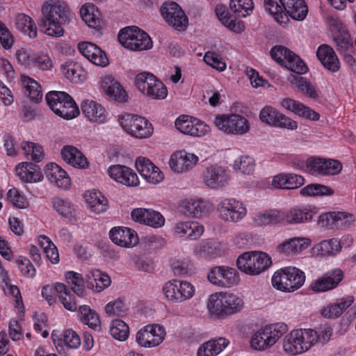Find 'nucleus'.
Wrapping results in <instances>:
<instances>
[{
  "label": "nucleus",
  "instance_id": "f257e3e1",
  "mask_svg": "<svg viewBox=\"0 0 356 356\" xmlns=\"http://www.w3.org/2000/svg\"><path fill=\"white\" fill-rule=\"evenodd\" d=\"M333 334L327 325L316 329L296 328L286 334L282 341V350L288 356H297L311 350L318 344L327 343Z\"/></svg>",
  "mask_w": 356,
  "mask_h": 356
},
{
  "label": "nucleus",
  "instance_id": "f03ea898",
  "mask_svg": "<svg viewBox=\"0 0 356 356\" xmlns=\"http://www.w3.org/2000/svg\"><path fill=\"white\" fill-rule=\"evenodd\" d=\"M42 18L40 29L42 31L54 38H60L64 34L63 25L70 18V11L64 2L47 1L42 6Z\"/></svg>",
  "mask_w": 356,
  "mask_h": 356
},
{
  "label": "nucleus",
  "instance_id": "7ed1b4c3",
  "mask_svg": "<svg viewBox=\"0 0 356 356\" xmlns=\"http://www.w3.org/2000/svg\"><path fill=\"white\" fill-rule=\"evenodd\" d=\"M245 307L243 298L229 291L211 294L207 300V315L215 320H222L241 312Z\"/></svg>",
  "mask_w": 356,
  "mask_h": 356
},
{
  "label": "nucleus",
  "instance_id": "20e7f679",
  "mask_svg": "<svg viewBox=\"0 0 356 356\" xmlns=\"http://www.w3.org/2000/svg\"><path fill=\"white\" fill-rule=\"evenodd\" d=\"M286 323L278 322L266 325L258 329L251 337L250 344L257 350H266L274 346L287 333Z\"/></svg>",
  "mask_w": 356,
  "mask_h": 356
},
{
  "label": "nucleus",
  "instance_id": "39448f33",
  "mask_svg": "<svg viewBox=\"0 0 356 356\" xmlns=\"http://www.w3.org/2000/svg\"><path fill=\"white\" fill-rule=\"evenodd\" d=\"M305 282V274L300 269L287 266L277 270L273 275V286L282 292L291 293L301 288Z\"/></svg>",
  "mask_w": 356,
  "mask_h": 356
},
{
  "label": "nucleus",
  "instance_id": "423d86ee",
  "mask_svg": "<svg viewBox=\"0 0 356 356\" xmlns=\"http://www.w3.org/2000/svg\"><path fill=\"white\" fill-rule=\"evenodd\" d=\"M272 265L270 257L263 252L249 251L240 254L236 266L241 272L251 276L258 275Z\"/></svg>",
  "mask_w": 356,
  "mask_h": 356
},
{
  "label": "nucleus",
  "instance_id": "0eeeda50",
  "mask_svg": "<svg viewBox=\"0 0 356 356\" xmlns=\"http://www.w3.org/2000/svg\"><path fill=\"white\" fill-rule=\"evenodd\" d=\"M46 101L51 111L63 119L71 120L80 113L74 100L65 92H49L46 95Z\"/></svg>",
  "mask_w": 356,
  "mask_h": 356
},
{
  "label": "nucleus",
  "instance_id": "6e6552de",
  "mask_svg": "<svg viewBox=\"0 0 356 356\" xmlns=\"http://www.w3.org/2000/svg\"><path fill=\"white\" fill-rule=\"evenodd\" d=\"M295 168L308 172L311 174L334 175L340 172L341 163L335 159L321 157H309L306 162L296 157L292 161Z\"/></svg>",
  "mask_w": 356,
  "mask_h": 356
},
{
  "label": "nucleus",
  "instance_id": "1a4fd4ad",
  "mask_svg": "<svg viewBox=\"0 0 356 356\" xmlns=\"http://www.w3.org/2000/svg\"><path fill=\"white\" fill-rule=\"evenodd\" d=\"M119 42L124 48L131 51H144L152 47L149 35L138 26H127L118 33Z\"/></svg>",
  "mask_w": 356,
  "mask_h": 356
},
{
  "label": "nucleus",
  "instance_id": "9d476101",
  "mask_svg": "<svg viewBox=\"0 0 356 356\" xmlns=\"http://www.w3.org/2000/svg\"><path fill=\"white\" fill-rule=\"evenodd\" d=\"M122 129L136 138H147L153 134V126L146 118L133 114L124 113L118 117Z\"/></svg>",
  "mask_w": 356,
  "mask_h": 356
},
{
  "label": "nucleus",
  "instance_id": "9b49d317",
  "mask_svg": "<svg viewBox=\"0 0 356 356\" xmlns=\"http://www.w3.org/2000/svg\"><path fill=\"white\" fill-rule=\"evenodd\" d=\"M162 292L168 302L181 303L189 300L194 296L195 288L188 281L172 279L164 283Z\"/></svg>",
  "mask_w": 356,
  "mask_h": 356
},
{
  "label": "nucleus",
  "instance_id": "f8f14e48",
  "mask_svg": "<svg viewBox=\"0 0 356 356\" xmlns=\"http://www.w3.org/2000/svg\"><path fill=\"white\" fill-rule=\"evenodd\" d=\"M135 84L140 92L152 99H164L168 95L166 86L152 73H139Z\"/></svg>",
  "mask_w": 356,
  "mask_h": 356
},
{
  "label": "nucleus",
  "instance_id": "ddd939ff",
  "mask_svg": "<svg viewBox=\"0 0 356 356\" xmlns=\"http://www.w3.org/2000/svg\"><path fill=\"white\" fill-rule=\"evenodd\" d=\"M213 122L218 130L227 134L243 135L250 129L248 120L236 113L218 115Z\"/></svg>",
  "mask_w": 356,
  "mask_h": 356
},
{
  "label": "nucleus",
  "instance_id": "4468645a",
  "mask_svg": "<svg viewBox=\"0 0 356 356\" xmlns=\"http://www.w3.org/2000/svg\"><path fill=\"white\" fill-rule=\"evenodd\" d=\"M16 58L20 65L31 69L50 71L54 67L50 56L44 52H33L31 50L20 49L16 52Z\"/></svg>",
  "mask_w": 356,
  "mask_h": 356
},
{
  "label": "nucleus",
  "instance_id": "2eb2a0df",
  "mask_svg": "<svg viewBox=\"0 0 356 356\" xmlns=\"http://www.w3.org/2000/svg\"><path fill=\"white\" fill-rule=\"evenodd\" d=\"M209 281L214 286L229 289L240 282L238 272L232 267L218 266L212 268L207 274Z\"/></svg>",
  "mask_w": 356,
  "mask_h": 356
},
{
  "label": "nucleus",
  "instance_id": "dca6fc26",
  "mask_svg": "<svg viewBox=\"0 0 356 356\" xmlns=\"http://www.w3.org/2000/svg\"><path fill=\"white\" fill-rule=\"evenodd\" d=\"M165 337V327L159 324H148L141 327L136 334V341L140 347L152 348L159 346Z\"/></svg>",
  "mask_w": 356,
  "mask_h": 356
},
{
  "label": "nucleus",
  "instance_id": "f3484780",
  "mask_svg": "<svg viewBox=\"0 0 356 356\" xmlns=\"http://www.w3.org/2000/svg\"><path fill=\"white\" fill-rule=\"evenodd\" d=\"M259 120L270 127L295 130L298 127L296 121L284 115L270 106L263 107L259 114Z\"/></svg>",
  "mask_w": 356,
  "mask_h": 356
},
{
  "label": "nucleus",
  "instance_id": "a211bd4d",
  "mask_svg": "<svg viewBox=\"0 0 356 356\" xmlns=\"http://www.w3.org/2000/svg\"><path fill=\"white\" fill-rule=\"evenodd\" d=\"M175 127L181 133L195 137L205 136L210 130L204 122L190 115H183L175 120Z\"/></svg>",
  "mask_w": 356,
  "mask_h": 356
},
{
  "label": "nucleus",
  "instance_id": "6ab92c4d",
  "mask_svg": "<svg viewBox=\"0 0 356 356\" xmlns=\"http://www.w3.org/2000/svg\"><path fill=\"white\" fill-rule=\"evenodd\" d=\"M218 211L223 220L232 222H239L247 213L244 204L234 198L222 200L218 204Z\"/></svg>",
  "mask_w": 356,
  "mask_h": 356
},
{
  "label": "nucleus",
  "instance_id": "aec40b11",
  "mask_svg": "<svg viewBox=\"0 0 356 356\" xmlns=\"http://www.w3.org/2000/svg\"><path fill=\"white\" fill-rule=\"evenodd\" d=\"M343 278V273L340 268L332 269L318 277L310 284V289L315 293H323L338 286Z\"/></svg>",
  "mask_w": 356,
  "mask_h": 356
},
{
  "label": "nucleus",
  "instance_id": "412c9836",
  "mask_svg": "<svg viewBox=\"0 0 356 356\" xmlns=\"http://www.w3.org/2000/svg\"><path fill=\"white\" fill-rule=\"evenodd\" d=\"M135 167L141 177L150 184H158L164 179V174L147 157H137Z\"/></svg>",
  "mask_w": 356,
  "mask_h": 356
},
{
  "label": "nucleus",
  "instance_id": "4be33fe9",
  "mask_svg": "<svg viewBox=\"0 0 356 356\" xmlns=\"http://www.w3.org/2000/svg\"><path fill=\"white\" fill-rule=\"evenodd\" d=\"M107 172L113 180L124 186L136 187L140 184L137 174L126 165H113L108 168Z\"/></svg>",
  "mask_w": 356,
  "mask_h": 356
},
{
  "label": "nucleus",
  "instance_id": "5701e85b",
  "mask_svg": "<svg viewBox=\"0 0 356 356\" xmlns=\"http://www.w3.org/2000/svg\"><path fill=\"white\" fill-rule=\"evenodd\" d=\"M229 179V170L218 165L208 167L203 175L204 184L211 188H222L228 184Z\"/></svg>",
  "mask_w": 356,
  "mask_h": 356
},
{
  "label": "nucleus",
  "instance_id": "b1692460",
  "mask_svg": "<svg viewBox=\"0 0 356 356\" xmlns=\"http://www.w3.org/2000/svg\"><path fill=\"white\" fill-rule=\"evenodd\" d=\"M34 162H21L15 168V172L19 179L25 183H38L43 180L44 176L41 168L35 163L39 162V157H34Z\"/></svg>",
  "mask_w": 356,
  "mask_h": 356
},
{
  "label": "nucleus",
  "instance_id": "393cba45",
  "mask_svg": "<svg viewBox=\"0 0 356 356\" xmlns=\"http://www.w3.org/2000/svg\"><path fill=\"white\" fill-rule=\"evenodd\" d=\"M100 86L108 99L119 103L127 100V94L121 84L112 75L106 74L101 77Z\"/></svg>",
  "mask_w": 356,
  "mask_h": 356
},
{
  "label": "nucleus",
  "instance_id": "a878e982",
  "mask_svg": "<svg viewBox=\"0 0 356 356\" xmlns=\"http://www.w3.org/2000/svg\"><path fill=\"white\" fill-rule=\"evenodd\" d=\"M51 339L59 353L64 351L65 348L76 349L81 345V339L79 334L72 329L65 330L61 333L54 330L51 333Z\"/></svg>",
  "mask_w": 356,
  "mask_h": 356
},
{
  "label": "nucleus",
  "instance_id": "bb28decb",
  "mask_svg": "<svg viewBox=\"0 0 356 356\" xmlns=\"http://www.w3.org/2000/svg\"><path fill=\"white\" fill-rule=\"evenodd\" d=\"M161 13L165 21L176 29H183L186 27L188 18L177 3H165L161 8Z\"/></svg>",
  "mask_w": 356,
  "mask_h": 356
},
{
  "label": "nucleus",
  "instance_id": "cd10ccee",
  "mask_svg": "<svg viewBox=\"0 0 356 356\" xmlns=\"http://www.w3.org/2000/svg\"><path fill=\"white\" fill-rule=\"evenodd\" d=\"M4 147L7 150L8 156H14L23 154L25 156H41L44 154L42 147L30 141H22L20 143L19 148L16 149L12 137L10 136H4Z\"/></svg>",
  "mask_w": 356,
  "mask_h": 356
},
{
  "label": "nucleus",
  "instance_id": "c85d7f7f",
  "mask_svg": "<svg viewBox=\"0 0 356 356\" xmlns=\"http://www.w3.org/2000/svg\"><path fill=\"white\" fill-rule=\"evenodd\" d=\"M311 244V240L305 237H293L278 244L275 249L277 254L286 257L299 254Z\"/></svg>",
  "mask_w": 356,
  "mask_h": 356
},
{
  "label": "nucleus",
  "instance_id": "c756f323",
  "mask_svg": "<svg viewBox=\"0 0 356 356\" xmlns=\"http://www.w3.org/2000/svg\"><path fill=\"white\" fill-rule=\"evenodd\" d=\"M81 110L86 119L91 122L101 124L109 120V114L106 108L95 101H83L81 104Z\"/></svg>",
  "mask_w": 356,
  "mask_h": 356
},
{
  "label": "nucleus",
  "instance_id": "7c9ffc66",
  "mask_svg": "<svg viewBox=\"0 0 356 356\" xmlns=\"http://www.w3.org/2000/svg\"><path fill=\"white\" fill-rule=\"evenodd\" d=\"M109 236L115 244L122 248H133L138 242L136 232L126 227L112 228L109 232Z\"/></svg>",
  "mask_w": 356,
  "mask_h": 356
},
{
  "label": "nucleus",
  "instance_id": "2f4dec72",
  "mask_svg": "<svg viewBox=\"0 0 356 356\" xmlns=\"http://www.w3.org/2000/svg\"><path fill=\"white\" fill-rule=\"evenodd\" d=\"M172 231L180 238L196 240L203 234L204 227L195 221H179L173 225Z\"/></svg>",
  "mask_w": 356,
  "mask_h": 356
},
{
  "label": "nucleus",
  "instance_id": "473e14b6",
  "mask_svg": "<svg viewBox=\"0 0 356 356\" xmlns=\"http://www.w3.org/2000/svg\"><path fill=\"white\" fill-rule=\"evenodd\" d=\"M48 180L56 187L67 190L71 186V179L65 170L55 163H49L44 168Z\"/></svg>",
  "mask_w": 356,
  "mask_h": 356
},
{
  "label": "nucleus",
  "instance_id": "72a5a7b5",
  "mask_svg": "<svg viewBox=\"0 0 356 356\" xmlns=\"http://www.w3.org/2000/svg\"><path fill=\"white\" fill-rule=\"evenodd\" d=\"M316 208L311 205L297 206L291 208L283 215V219L289 224L302 223L311 220L316 214Z\"/></svg>",
  "mask_w": 356,
  "mask_h": 356
},
{
  "label": "nucleus",
  "instance_id": "f704fd0d",
  "mask_svg": "<svg viewBox=\"0 0 356 356\" xmlns=\"http://www.w3.org/2000/svg\"><path fill=\"white\" fill-rule=\"evenodd\" d=\"M281 106L285 109L298 115L303 118L316 121L320 118V115L309 106L295 99L286 97L280 102Z\"/></svg>",
  "mask_w": 356,
  "mask_h": 356
},
{
  "label": "nucleus",
  "instance_id": "c9c22d12",
  "mask_svg": "<svg viewBox=\"0 0 356 356\" xmlns=\"http://www.w3.org/2000/svg\"><path fill=\"white\" fill-rule=\"evenodd\" d=\"M85 280L88 288L96 293L102 291L108 287L111 283L110 277L97 269L88 270Z\"/></svg>",
  "mask_w": 356,
  "mask_h": 356
},
{
  "label": "nucleus",
  "instance_id": "e433bc0d",
  "mask_svg": "<svg viewBox=\"0 0 356 356\" xmlns=\"http://www.w3.org/2000/svg\"><path fill=\"white\" fill-rule=\"evenodd\" d=\"M333 39L341 51H346L351 46L350 35L345 26L338 19H332L330 23Z\"/></svg>",
  "mask_w": 356,
  "mask_h": 356
},
{
  "label": "nucleus",
  "instance_id": "4c0bfd02",
  "mask_svg": "<svg viewBox=\"0 0 356 356\" xmlns=\"http://www.w3.org/2000/svg\"><path fill=\"white\" fill-rule=\"evenodd\" d=\"M305 183L303 177L291 173H280L273 177L272 185L280 189H294L300 187Z\"/></svg>",
  "mask_w": 356,
  "mask_h": 356
},
{
  "label": "nucleus",
  "instance_id": "58836bf2",
  "mask_svg": "<svg viewBox=\"0 0 356 356\" xmlns=\"http://www.w3.org/2000/svg\"><path fill=\"white\" fill-rule=\"evenodd\" d=\"M229 344V341L225 337L210 339L201 344L197 350V356H217Z\"/></svg>",
  "mask_w": 356,
  "mask_h": 356
},
{
  "label": "nucleus",
  "instance_id": "ea45409f",
  "mask_svg": "<svg viewBox=\"0 0 356 356\" xmlns=\"http://www.w3.org/2000/svg\"><path fill=\"white\" fill-rule=\"evenodd\" d=\"M63 74L74 83H81L87 79V72L76 62L67 61L60 66Z\"/></svg>",
  "mask_w": 356,
  "mask_h": 356
},
{
  "label": "nucleus",
  "instance_id": "a19ab883",
  "mask_svg": "<svg viewBox=\"0 0 356 356\" xmlns=\"http://www.w3.org/2000/svg\"><path fill=\"white\" fill-rule=\"evenodd\" d=\"M316 56L322 65L332 72H337L340 68V63L334 51L328 45H321L316 51Z\"/></svg>",
  "mask_w": 356,
  "mask_h": 356
},
{
  "label": "nucleus",
  "instance_id": "79ce46f5",
  "mask_svg": "<svg viewBox=\"0 0 356 356\" xmlns=\"http://www.w3.org/2000/svg\"><path fill=\"white\" fill-rule=\"evenodd\" d=\"M284 13L287 17L302 21L303 20L308 12L307 6L304 0H279Z\"/></svg>",
  "mask_w": 356,
  "mask_h": 356
},
{
  "label": "nucleus",
  "instance_id": "37998d69",
  "mask_svg": "<svg viewBox=\"0 0 356 356\" xmlns=\"http://www.w3.org/2000/svg\"><path fill=\"white\" fill-rule=\"evenodd\" d=\"M84 198L89 209L95 213L105 212L108 207V200L99 191H88L85 193Z\"/></svg>",
  "mask_w": 356,
  "mask_h": 356
},
{
  "label": "nucleus",
  "instance_id": "c03bdc74",
  "mask_svg": "<svg viewBox=\"0 0 356 356\" xmlns=\"http://www.w3.org/2000/svg\"><path fill=\"white\" fill-rule=\"evenodd\" d=\"M353 301L351 296L341 298L336 302L324 306L320 313L325 318H337L353 304Z\"/></svg>",
  "mask_w": 356,
  "mask_h": 356
},
{
  "label": "nucleus",
  "instance_id": "a18cd8bd",
  "mask_svg": "<svg viewBox=\"0 0 356 356\" xmlns=\"http://www.w3.org/2000/svg\"><path fill=\"white\" fill-rule=\"evenodd\" d=\"M51 203L53 209L61 217L72 222L75 220L76 210L74 205L69 200L60 197H54L51 199Z\"/></svg>",
  "mask_w": 356,
  "mask_h": 356
},
{
  "label": "nucleus",
  "instance_id": "49530a36",
  "mask_svg": "<svg viewBox=\"0 0 356 356\" xmlns=\"http://www.w3.org/2000/svg\"><path fill=\"white\" fill-rule=\"evenodd\" d=\"M216 14L219 20L229 30L237 33L243 31V25L239 21H236L235 17L228 13L225 6L218 5L216 8Z\"/></svg>",
  "mask_w": 356,
  "mask_h": 356
},
{
  "label": "nucleus",
  "instance_id": "de8ad7c7",
  "mask_svg": "<svg viewBox=\"0 0 356 356\" xmlns=\"http://www.w3.org/2000/svg\"><path fill=\"white\" fill-rule=\"evenodd\" d=\"M54 289L63 307L71 312L76 311V302L74 296L67 286L60 282L54 283Z\"/></svg>",
  "mask_w": 356,
  "mask_h": 356
},
{
  "label": "nucleus",
  "instance_id": "09e8293b",
  "mask_svg": "<svg viewBox=\"0 0 356 356\" xmlns=\"http://www.w3.org/2000/svg\"><path fill=\"white\" fill-rule=\"evenodd\" d=\"M198 163V157H170L168 165L175 173L188 172Z\"/></svg>",
  "mask_w": 356,
  "mask_h": 356
},
{
  "label": "nucleus",
  "instance_id": "8fccbe9b",
  "mask_svg": "<svg viewBox=\"0 0 356 356\" xmlns=\"http://www.w3.org/2000/svg\"><path fill=\"white\" fill-rule=\"evenodd\" d=\"M22 85L24 89V93L30 99L35 103L42 99V93L38 83L27 75L21 76Z\"/></svg>",
  "mask_w": 356,
  "mask_h": 356
},
{
  "label": "nucleus",
  "instance_id": "3c124183",
  "mask_svg": "<svg viewBox=\"0 0 356 356\" xmlns=\"http://www.w3.org/2000/svg\"><path fill=\"white\" fill-rule=\"evenodd\" d=\"M15 25L19 31L28 35L30 38H36L38 35L36 25L29 15L24 13L17 15Z\"/></svg>",
  "mask_w": 356,
  "mask_h": 356
},
{
  "label": "nucleus",
  "instance_id": "603ef678",
  "mask_svg": "<svg viewBox=\"0 0 356 356\" xmlns=\"http://www.w3.org/2000/svg\"><path fill=\"white\" fill-rule=\"evenodd\" d=\"M322 220H327L330 225L335 227H346L350 225L355 220L353 215L341 211L330 212L320 216Z\"/></svg>",
  "mask_w": 356,
  "mask_h": 356
},
{
  "label": "nucleus",
  "instance_id": "864d4df0",
  "mask_svg": "<svg viewBox=\"0 0 356 356\" xmlns=\"http://www.w3.org/2000/svg\"><path fill=\"white\" fill-rule=\"evenodd\" d=\"M79 316L81 322L95 330L101 328V322L97 313L89 306L81 305L79 309Z\"/></svg>",
  "mask_w": 356,
  "mask_h": 356
},
{
  "label": "nucleus",
  "instance_id": "5fc2aeb1",
  "mask_svg": "<svg viewBox=\"0 0 356 356\" xmlns=\"http://www.w3.org/2000/svg\"><path fill=\"white\" fill-rule=\"evenodd\" d=\"M80 15L88 27L95 29L99 26V13L92 3H88L83 5L80 10Z\"/></svg>",
  "mask_w": 356,
  "mask_h": 356
},
{
  "label": "nucleus",
  "instance_id": "6e6d98bb",
  "mask_svg": "<svg viewBox=\"0 0 356 356\" xmlns=\"http://www.w3.org/2000/svg\"><path fill=\"white\" fill-rule=\"evenodd\" d=\"M289 80L290 83L296 86L300 92L312 99L318 97V91L316 88L308 82L306 79L299 75H291Z\"/></svg>",
  "mask_w": 356,
  "mask_h": 356
},
{
  "label": "nucleus",
  "instance_id": "4d7b16f0",
  "mask_svg": "<svg viewBox=\"0 0 356 356\" xmlns=\"http://www.w3.org/2000/svg\"><path fill=\"white\" fill-rule=\"evenodd\" d=\"M283 219V213L278 210H268L261 211L254 214V222L260 226L269 224H275Z\"/></svg>",
  "mask_w": 356,
  "mask_h": 356
},
{
  "label": "nucleus",
  "instance_id": "13d9d810",
  "mask_svg": "<svg viewBox=\"0 0 356 356\" xmlns=\"http://www.w3.org/2000/svg\"><path fill=\"white\" fill-rule=\"evenodd\" d=\"M334 190L325 185L320 184H308L300 191V194L303 197H322L333 195Z\"/></svg>",
  "mask_w": 356,
  "mask_h": 356
},
{
  "label": "nucleus",
  "instance_id": "bf43d9fd",
  "mask_svg": "<svg viewBox=\"0 0 356 356\" xmlns=\"http://www.w3.org/2000/svg\"><path fill=\"white\" fill-rule=\"evenodd\" d=\"M202 204L199 199L186 198L180 202L179 210L186 216L197 217L202 211Z\"/></svg>",
  "mask_w": 356,
  "mask_h": 356
},
{
  "label": "nucleus",
  "instance_id": "052dcab7",
  "mask_svg": "<svg viewBox=\"0 0 356 356\" xmlns=\"http://www.w3.org/2000/svg\"><path fill=\"white\" fill-rule=\"evenodd\" d=\"M264 8L278 24L283 26L286 24L289 18L284 11L282 6H280L277 2L273 0H264Z\"/></svg>",
  "mask_w": 356,
  "mask_h": 356
},
{
  "label": "nucleus",
  "instance_id": "680f3d73",
  "mask_svg": "<svg viewBox=\"0 0 356 356\" xmlns=\"http://www.w3.org/2000/svg\"><path fill=\"white\" fill-rule=\"evenodd\" d=\"M318 254L321 256L334 255L341 252V243L336 238L324 240L315 246Z\"/></svg>",
  "mask_w": 356,
  "mask_h": 356
},
{
  "label": "nucleus",
  "instance_id": "e2e57ef3",
  "mask_svg": "<svg viewBox=\"0 0 356 356\" xmlns=\"http://www.w3.org/2000/svg\"><path fill=\"white\" fill-rule=\"evenodd\" d=\"M66 281L72 291L79 297L85 295L83 278L81 275L74 271H68L65 275Z\"/></svg>",
  "mask_w": 356,
  "mask_h": 356
},
{
  "label": "nucleus",
  "instance_id": "0e129e2a",
  "mask_svg": "<svg viewBox=\"0 0 356 356\" xmlns=\"http://www.w3.org/2000/svg\"><path fill=\"white\" fill-rule=\"evenodd\" d=\"M110 334L114 339L124 341L128 339L129 327L124 321L116 318L111 323Z\"/></svg>",
  "mask_w": 356,
  "mask_h": 356
},
{
  "label": "nucleus",
  "instance_id": "69168bd1",
  "mask_svg": "<svg viewBox=\"0 0 356 356\" xmlns=\"http://www.w3.org/2000/svg\"><path fill=\"white\" fill-rule=\"evenodd\" d=\"M229 7L238 17H245L252 13L254 5L252 0H231Z\"/></svg>",
  "mask_w": 356,
  "mask_h": 356
},
{
  "label": "nucleus",
  "instance_id": "338daca9",
  "mask_svg": "<svg viewBox=\"0 0 356 356\" xmlns=\"http://www.w3.org/2000/svg\"><path fill=\"white\" fill-rule=\"evenodd\" d=\"M39 242L47 258L54 264L59 262V254L56 246L46 236H40Z\"/></svg>",
  "mask_w": 356,
  "mask_h": 356
},
{
  "label": "nucleus",
  "instance_id": "774afa93",
  "mask_svg": "<svg viewBox=\"0 0 356 356\" xmlns=\"http://www.w3.org/2000/svg\"><path fill=\"white\" fill-rule=\"evenodd\" d=\"M127 306L120 298L108 302L104 307L106 314L110 317L123 316L127 314Z\"/></svg>",
  "mask_w": 356,
  "mask_h": 356
}]
</instances>
